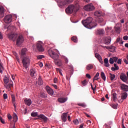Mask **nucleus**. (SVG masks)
Wrapping results in <instances>:
<instances>
[{
  "label": "nucleus",
  "instance_id": "obj_1",
  "mask_svg": "<svg viewBox=\"0 0 128 128\" xmlns=\"http://www.w3.org/2000/svg\"><path fill=\"white\" fill-rule=\"evenodd\" d=\"M8 38L14 42L16 40V44L18 46H20L24 41L22 35H18L16 34H10L8 36Z\"/></svg>",
  "mask_w": 128,
  "mask_h": 128
},
{
  "label": "nucleus",
  "instance_id": "obj_2",
  "mask_svg": "<svg viewBox=\"0 0 128 128\" xmlns=\"http://www.w3.org/2000/svg\"><path fill=\"white\" fill-rule=\"evenodd\" d=\"M93 18L92 17H88L86 20L82 21V24L84 26L89 29H92L96 26H94L92 22Z\"/></svg>",
  "mask_w": 128,
  "mask_h": 128
},
{
  "label": "nucleus",
  "instance_id": "obj_3",
  "mask_svg": "<svg viewBox=\"0 0 128 128\" xmlns=\"http://www.w3.org/2000/svg\"><path fill=\"white\" fill-rule=\"evenodd\" d=\"M22 63L23 67L27 69L30 64V59L28 56H24L22 58Z\"/></svg>",
  "mask_w": 128,
  "mask_h": 128
},
{
  "label": "nucleus",
  "instance_id": "obj_4",
  "mask_svg": "<svg viewBox=\"0 0 128 128\" xmlns=\"http://www.w3.org/2000/svg\"><path fill=\"white\" fill-rule=\"evenodd\" d=\"M66 12L67 14H72L76 12L74 5L71 4L66 9Z\"/></svg>",
  "mask_w": 128,
  "mask_h": 128
},
{
  "label": "nucleus",
  "instance_id": "obj_5",
  "mask_svg": "<svg viewBox=\"0 0 128 128\" xmlns=\"http://www.w3.org/2000/svg\"><path fill=\"white\" fill-rule=\"evenodd\" d=\"M48 53L50 56L54 60V62L58 59L59 55L53 50H49Z\"/></svg>",
  "mask_w": 128,
  "mask_h": 128
},
{
  "label": "nucleus",
  "instance_id": "obj_6",
  "mask_svg": "<svg viewBox=\"0 0 128 128\" xmlns=\"http://www.w3.org/2000/svg\"><path fill=\"white\" fill-rule=\"evenodd\" d=\"M84 10L87 12H92L94 10V6L92 4H88L84 6Z\"/></svg>",
  "mask_w": 128,
  "mask_h": 128
},
{
  "label": "nucleus",
  "instance_id": "obj_7",
  "mask_svg": "<svg viewBox=\"0 0 128 128\" xmlns=\"http://www.w3.org/2000/svg\"><path fill=\"white\" fill-rule=\"evenodd\" d=\"M12 20V16L11 14L6 16L4 18V22L6 24H10Z\"/></svg>",
  "mask_w": 128,
  "mask_h": 128
},
{
  "label": "nucleus",
  "instance_id": "obj_8",
  "mask_svg": "<svg viewBox=\"0 0 128 128\" xmlns=\"http://www.w3.org/2000/svg\"><path fill=\"white\" fill-rule=\"evenodd\" d=\"M36 48L40 52H43L44 51V48L42 46V42H38L36 44Z\"/></svg>",
  "mask_w": 128,
  "mask_h": 128
},
{
  "label": "nucleus",
  "instance_id": "obj_9",
  "mask_svg": "<svg viewBox=\"0 0 128 128\" xmlns=\"http://www.w3.org/2000/svg\"><path fill=\"white\" fill-rule=\"evenodd\" d=\"M38 118L37 119L42 120L44 122H46L48 118L44 114H40L38 116Z\"/></svg>",
  "mask_w": 128,
  "mask_h": 128
},
{
  "label": "nucleus",
  "instance_id": "obj_10",
  "mask_svg": "<svg viewBox=\"0 0 128 128\" xmlns=\"http://www.w3.org/2000/svg\"><path fill=\"white\" fill-rule=\"evenodd\" d=\"M120 78L122 81H123L124 82H126L128 80V78L127 76H126V75L124 74H120Z\"/></svg>",
  "mask_w": 128,
  "mask_h": 128
},
{
  "label": "nucleus",
  "instance_id": "obj_11",
  "mask_svg": "<svg viewBox=\"0 0 128 128\" xmlns=\"http://www.w3.org/2000/svg\"><path fill=\"white\" fill-rule=\"evenodd\" d=\"M105 34V31L104 29H98L96 30V35H103Z\"/></svg>",
  "mask_w": 128,
  "mask_h": 128
},
{
  "label": "nucleus",
  "instance_id": "obj_12",
  "mask_svg": "<svg viewBox=\"0 0 128 128\" xmlns=\"http://www.w3.org/2000/svg\"><path fill=\"white\" fill-rule=\"evenodd\" d=\"M46 90L50 95L52 96L54 94V90L51 88H50L48 86H46Z\"/></svg>",
  "mask_w": 128,
  "mask_h": 128
},
{
  "label": "nucleus",
  "instance_id": "obj_13",
  "mask_svg": "<svg viewBox=\"0 0 128 128\" xmlns=\"http://www.w3.org/2000/svg\"><path fill=\"white\" fill-rule=\"evenodd\" d=\"M4 16V8L2 6H0V18H2Z\"/></svg>",
  "mask_w": 128,
  "mask_h": 128
},
{
  "label": "nucleus",
  "instance_id": "obj_14",
  "mask_svg": "<svg viewBox=\"0 0 128 128\" xmlns=\"http://www.w3.org/2000/svg\"><path fill=\"white\" fill-rule=\"evenodd\" d=\"M120 87L122 90L128 92V86L124 84H120Z\"/></svg>",
  "mask_w": 128,
  "mask_h": 128
},
{
  "label": "nucleus",
  "instance_id": "obj_15",
  "mask_svg": "<svg viewBox=\"0 0 128 128\" xmlns=\"http://www.w3.org/2000/svg\"><path fill=\"white\" fill-rule=\"evenodd\" d=\"M100 46L103 48H106V49L107 50H114L116 49V47L113 46H104L102 45H100Z\"/></svg>",
  "mask_w": 128,
  "mask_h": 128
},
{
  "label": "nucleus",
  "instance_id": "obj_16",
  "mask_svg": "<svg viewBox=\"0 0 128 128\" xmlns=\"http://www.w3.org/2000/svg\"><path fill=\"white\" fill-rule=\"evenodd\" d=\"M104 66L106 68H109L110 65L109 64L108 59V58H104Z\"/></svg>",
  "mask_w": 128,
  "mask_h": 128
},
{
  "label": "nucleus",
  "instance_id": "obj_17",
  "mask_svg": "<svg viewBox=\"0 0 128 128\" xmlns=\"http://www.w3.org/2000/svg\"><path fill=\"white\" fill-rule=\"evenodd\" d=\"M4 86L7 90H11L12 87L14 86V84L12 83L6 84H4Z\"/></svg>",
  "mask_w": 128,
  "mask_h": 128
},
{
  "label": "nucleus",
  "instance_id": "obj_18",
  "mask_svg": "<svg viewBox=\"0 0 128 128\" xmlns=\"http://www.w3.org/2000/svg\"><path fill=\"white\" fill-rule=\"evenodd\" d=\"M28 50L26 48H24L21 50V57L22 58L25 57L24 56H26V51Z\"/></svg>",
  "mask_w": 128,
  "mask_h": 128
},
{
  "label": "nucleus",
  "instance_id": "obj_19",
  "mask_svg": "<svg viewBox=\"0 0 128 128\" xmlns=\"http://www.w3.org/2000/svg\"><path fill=\"white\" fill-rule=\"evenodd\" d=\"M68 114V112L64 113L62 114V120L64 122H66V118H67Z\"/></svg>",
  "mask_w": 128,
  "mask_h": 128
},
{
  "label": "nucleus",
  "instance_id": "obj_20",
  "mask_svg": "<svg viewBox=\"0 0 128 128\" xmlns=\"http://www.w3.org/2000/svg\"><path fill=\"white\" fill-rule=\"evenodd\" d=\"M11 97H12V102L14 104V108H16L15 96H14V94H12Z\"/></svg>",
  "mask_w": 128,
  "mask_h": 128
},
{
  "label": "nucleus",
  "instance_id": "obj_21",
  "mask_svg": "<svg viewBox=\"0 0 128 128\" xmlns=\"http://www.w3.org/2000/svg\"><path fill=\"white\" fill-rule=\"evenodd\" d=\"M24 101L25 104L28 106H30V104H32V100H30V99L26 98L24 100Z\"/></svg>",
  "mask_w": 128,
  "mask_h": 128
},
{
  "label": "nucleus",
  "instance_id": "obj_22",
  "mask_svg": "<svg viewBox=\"0 0 128 128\" xmlns=\"http://www.w3.org/2000/svg\"><path fill=\"white\" fill-rule=\"evenodd\" d=\"M95 58H96L99 60L100 62H102V58L99 54H95Z\"/></svg>",
  "mask_w": 128,
  "mask_h": 128
},
{
  "label": "nucleus",
  "instance_id": "obj_23",
  "mask_svg": "<svg viewBox=\"0 0 128 128\" xmlns=\"http://www.w3.org/2000/svg\"><path fill=\"white\" fill-rule=\"evenodd\" d=\"M30 75L32 76H35L36 74V73L35 69H30Z\"/></svg>",
  "mask_w": 128,
  "mask_h": 128
},
{
  "label": "nucleus",
  "instance_id": "obj_24",
  "mask_svg": "<svg viewBox=\"0 0 128 128\" xmlns=\"http://www.w3.org/2000/svg\"><path fill=\"white\" fill-rule=\"evenodd\" d=\"M56 64L59 66H62V62L61 60H58V58L57 60H56L54 61Z\"/></svg>",
  "mask_w": 128,
  "mask_h": 128
},
{
  "label": "nucleus",
  "instance_id": "obj_25",
  "mask_svg": "<svg viewBox=\"0 0 128 128\" xmlns=\"http://www.w3.org/2000/svg\"><path fill=\"white\" fill-rule=\"evenodd\" d=\"M111 42V38L108 37V38H106L105 39V42H104V44H109Z\"/></svg>",
  "mask_w": 128,
  "mask_h": 128
},
{
  "label": "nucleus",
  "instance_id": "obj_26",
  "mask_svg": "<svg viewBox=\"0 0 128 128\" xmlns=\"http://www.w3.org/2000/svg\"><path fill=\"white\" fill-rule=\"evenodd\" d=\"M94 68L93 64H88L86 66V70H90Z\"/></svg>",
  "mask_w": 128,
  "mask_h": 128
},
{
  "label": "nucleus",
  "instance_id": "obj_27",
  "mask_svg": "<svg viewBox=\"0 0 128 128\" xmlns=\"http://www.w3.org/2000/svg\"><path fill=\"white\" fill-rule=\"evenodd\" d=\"M128 96V93L124 92L123 93V94H122V100H125V99H126V98H127Z\"/></svg>",
  "mask_w": 128,
  "mask_h": 128
},
{
  "label": "nucleus",
  "instance_id": "obj_28",
  "mask_svg": "<svg viewBox=\"0 0 128 128\" xmlns=\"http://www.w3.org/2000/svg\"><path fill=\"white\" fill-rule=\"evenodd\" d=\"M58 100L60 103H64L67 100V98H59L58 99Z\"/></svg>",
  "mask_w": 128,
  "mask_h": 128
},
{
  "label": "nucleus",
  "instance_id": "obj_29",
  "mask_svg": "<svg viewBox=\"0 0 128 128\" xmlns=\"http://www.w3.org/2000/svg\"><path fill=\"white\" fill-rule=\"evenodd\" d=\"M102 12L101 11H96L95 13H94V15L97 17H100L102 16Z\"/></svg>",
  "mask_w": 128,
  "mask_h": 128
},
{
  "label": "nucleus",
  "instance_id": "obj_30",
  "mask_svg": "<svg viewBox=\"0 0 128 128\" xmlns=\"http://www.w3.org/2000/svg\"><path fill=\"white\" fill-rule=\"evenodd\" d=\"M60 2V4H62V6H65L66 4H69L67 0H61Z\"/></svg>",
  "mask_w": 128,
  "mask_h": 128
},
{
  "label": "nucleus",
  "instance_id": "obj_31",
  "mask_svg": "<svg viewBox=\"0 0 128 128\" xmlns=\"http://www.w3.org/2000/svg\"><path fill=\"white\" fill-rule=\"evenodd\" d=\"M100 76L104 80L106 81V75L104 73V72H101L100 73Z\"/></svg>",
  "mask_w": 128,
  "mask_h": 128
},
{
  "label": "nucleus",
  "instance_id": "obj_32",
  "mask_svg": "<svg viewBox=\"0 0 128 128\" xmlns=\"http://www.w3.org/2000/svg\"><path fill=\"white\" fill-rule=\"evenodd\" d=\"M4 84H8L9 82V78H8L7 77H4Z\"/></svg>",
  "mask_w": 128,
  "mask_h": 128
},
{
  "label": "nucleus",
  "instance_id": "obj_33",
  "mask_svg": "<svg viewBox=\"0 0 128 128\" xmlns=\"http://www.w3.org/2000/svg\"><path fill=\"white\" fill-rule=\"evenodd\" d=\"M96 21L98 23H102L104 22V18H98L96 19Z\"/></svg>",
  "mask_w": 128,
  "mask_h": 128
},
{
  "label": "nucleus",
  "instance_id": "obj_34",
  "mask_svg": "<svg viewBox=\"0 0 128 128\" xmlns=\"http://www.w3.org/2000/svg\"><path fill=\"white\" fill-rule=\"evenodd\" d=\"M110 78L111 80H113L116 78V76L112 74V73H110Z\"/></svg>",
  "mask_w": 128,
  "mask_h": 128
},
{
  "label": "nucleus",
  "instance_id": "obj_35",
  "mask_svg": "<svg viewBox=\"0 0 128 128\" xmlns=\"http://www.w3.org/2000/svg\"><path fill=\"white\" fill-rule=\"evenodd\" d=\"M112 100L114 102H116V100H117V96H116V94L114 93L112 94Z\"/></svg>",
  "mask_w": 128,
  "mask_h": 128
},
{
  "label": "nucleus",
  "instance_id": "obj_36",
  "mask_svg": "<svg viewBox=\"0 0 128 128\" xmlns=\"http://www.w3.org/2000/svg\"><path fill=\"white\" fill-rule=\"evenodd\" d=\"M72 41H73L75 43L78 42V38H77L76 36H72Z\"/></svg>",
  "mask_w": 128,
  "mask_h": 128
},
{
  "label": "nucleus",
  "instance_id": "obj_37",
  "mask_svg": "<svg viewBox=\"0 0 128 128\" xmlns=\"http://www.w3.org/2000/svg\"><path fill=\"white\" fill-rule=\"evenodd\" d=\"M13 118H14V122H18V116L16 114H14Z\"/></svg>",
  "mask_w": 128,
  "mask_h": 128
},
{
  "label": "nucleus",
  "instance_id": "obj_38",
  "mask_svg": "<svg viewBox=\"0 0 128 128\" xmlns=\"http://www.w3.org/2000/svg\"><path fill=\"white\" fill-rule=\"evenodd\" d=\"M109 62L110 64H112L114 63V58H110L109 60Z\"/></svg>",
  "mask_w": 128,
  "mask_h": 128
},
{
  "label": "nucleus",
  "instance_id": "obj_39",
  "mask_svg": "<svg viewBox=\"0 0 128 128\" xmlns=\"http://www.w3.org/2000/svg\"><path fill=\"white\" fill-rule=\"evenodd\" d=\"M44 58V55H38L37 56V58L38 60H41Z\"/></svg>",
  "mask_w": 128,
  "mask_h": 128
},
{
  "label": "nucleus",
  "instance_id": "obj_40",
  "mask_svg": "<svg viewBox=\"0 0 128 128\" xmlns=\"http://www.w3.org/2000/svg\"><path fill=\"white\" fill-rule=\"evenodd\" d=\"M118 106V104H113L112 105V107L114 109H116Z\"/></svg>",
  "mask_w": 128,
  "mask_h": 128
},
{
  "label": "nucleus",
  "instance_id": "obj_41",
  "mask_svg": "<svg viewBox=\"0 0 128 128\" xmlns=\"http://www.w3.org/2000/svg\"><path fill=\"white\" fill-rule=\"evenodd\" d=\"M119 70V67H116V68H114V67H112L111 70L112 71H115V70Z\"/></svg>",
  "mask_w": 128,
  "mask_h": 128
},
{
  "label": "nucleus",
  "instance_id": "obj_42",
  "mask_svg": "<svg viewBox=\"0 0 128 128\" xmlns=\"http://www.w3.org/2000/svg\"><path fill=\"white\" fill-rule=\"evenodd\" d=\"M78 106H81L83 108H86V105L84 103H82V104H78Z\"/></svg>",
  "mask_w": 128,
  "mask_h": 128
},
{
  "label": "nucleus",
  "instance_id": "obj_43",
  "mask_svg": "<svg viewBox=\"0 0 128 128\" xmlns=\"http://www.w3.org/2000/svg\"><path fill=\"white\" fill-rule=\"evenodd\" d=\"M31 116L33 117L38 116V112H32Z\"/></svg>",
  "mask_w": 128,
  "mask_h": 128
},
{
  "label": "nucleus",
  "instance_id": "obj_44",
  "mask_svg": "<svg viewBox=\"0 0 128 128\" xmlns=\"http://www.w3.org/2000/svg\"><path fill=\"white\" fill-rule=\"evenodd\" d=\"M4 70V67L2 65H0V73L2 74Z\"/></svg>",
  "mask_w": 128,
  "mask_h": 128
},
{
  "label": "nucleus",
  "instance_id": "obj_45",
  "mask_svg": "<svg viewBox=\"0 0 128 128\" xmlns=\"http://www.w3.org/2000/svg\"><path fill=\"white\" fill-rule=\"evenodd\" d=\"M38 84L39 85H42V80L40 78L38 79Z\"/></svg>",
  "mask_w": 128,
  "mask_h": 128
},
{
  "label": "nucleus",
  "instance_id": "obj_46",
  "mask_svg": "<svg viewBox=\"0 0 128 128\" xmlns=\"http://www.w3.org/2000/svg\"><path fill=\"white\" fill-rule=\"evenodd\" d=\"M113 60L114 62H116L118 60V58L116 56L113 57Z\"/></svg>",
  "mask_w": 128,
  "mask_h": 128
},
{
  "label": "nucleus",
  "instance_id": "obj_47",
  "mask_svg": "<svg viewBox=\"0 0 128 128\" xmlns=\"http://www.w3.org/2000/svg\"><path fill=\"white\" fill-rule=\"evenodd\" d=\"M82 84L84 86H86L87 84V82L86 80H83V82H82Z\"/></svg>",
  "mask_w": 128,
  "mask_h": 128
},
{
  "label": "nucleus",
  "instance_id": "obj_48",
  "mask_svg": "<svg viewBox=\"0 0 128 128\" xmlns=\"http://www.w3.org/2000/svg\"><path fill=\"white\" fill-rule=\"evenodd\" d=\"M64 58L66 62V64H68V58L66 56H64Z\"/></svg>",
  "mask_w": 128,
  "mask_h": 128
},
{
  "label": "nucleus",
  "instance_id": "obj_49",
  "mask_svg": "<svg viewBox=\"0 0 128 128\" xmlns=\"http://www.w3.org/2000/svg\"><path fill=\"white\" fill-rule=\"evenodd\" d=\"M74 122L75 124H78L79 123L78 120L77 119L74 120Z\"/></svg>",
  "mask_w": 128,
  "mask_h": 128
},
{
  "label": "nucleus",
  "instance_id": "obj_50",
  "mask_svg": "<svg viewBox=\"0 0 128 128\" xmlns=\"http://www.w3.org/2000/svg\"><path fill=\"white\" fill-rule=\"evenodd\" d=\"M3 97H4V99H7L8 98V96L7 94H4V95H3Z\"/></svg>",
  "mask_w": 128,
  "mask_h": 128
},
{
  "label": "nucleus",
  "instance_id": "obj_51",
  "mask_svg": "<svg viewBox=\"0 0 128 128\" xmlns=\"http://www.w3.org/2000/svg\"><path fill=\"white\" fill-rule=\"evenodd\" d=\"M0 122L3 124H5V121L4 119L2 118V117H0Z\"/></svg>",
  "mask_w": 128,
  "mask_h": 128
},
{
  "label": "nucleus",
  "instance_id": "obj_52",
  "mask_svg": "<svg viewBox=\"0 0 128 128\" xmlns=\"http://www.w3.org/2000/svg\"><path fill=\"white\" fill-rule=\"evenodd\" d=\"M112 28L107 27L106 28V30L107 31V32H108L110 30H112Z\"/></svg>",
  "mask_w": 128,
  "mask_h": 128
},
{
  "label": "nucleus",
  "instance_id": "obj_53",
  "mask_svg": "<svg viewBox=\"0 0 128 128\" xmlns=\"http://www.w3.org/2000/svg\"><path fill=\"white\" fill-rule=\"evenodd\" d=\"M124 40H128V36H125L123 38Z\"/></svg>",
  "mask_w": 128,
  "mask_h": 128
},
{
  "label": "nucleus",
  "instance_id": "obj_54",
  "mask_svg": "<svg viewBox=\"0 0 128 128\" xmlns=\"http://www.w3.org/2000/svg\"><path fill=\"white\" fill-rule=\"evenodd\" d=\"M117 63L118 64H122V59H120V58L118 59Z\"/></svg>",
  "mask_w": 128,
  "mask_h": 128
},
{
  "label": "nucleus",
  "instance_id": "obj_55",
  "mask_svg": "<svg viewBox=\"0 0 128 128\" xmlns=\"http://www.w3.org/2000/svg\"><path fill=\"white\" fill-rule=\"evenodd\" d=\"M120 30V27H116L115 28V31L116 32H119Z\"/></svg>",
  "mask_w": 128,
  "mask_h": 128
},
{
  "label": "nucleus",
  "instance_id": "obj_56",
  "mask_svg": "<svg viewBox=\"0 0 128 128\" xmlns=\"http://www.w3.org/2000/svg\"><path fill=\"white\" fill-rule=\"evenodd\" d=\"M100 76V73H98V72H97V73H96V75H95V78H98Z\"/></svg>",
  "mask_w": 128,
  "mask_h": 128
},
{
  "label": "nucleus",
  "instance_id": "obj_57",
  "mask_svg": "<svg viewBox=\"0 0 128 128\" xmlns=\"http://www.w3.org/2000/svg\"><path fill=\"white\" fill-rule=\"evenodd\" d=\"M8 120H11L12 118V116L10 114H8Z\"/></svg>",
  "mask_w": 128,
  "mask_h": 128
},
{
  "label": "nucleus",
  "instance_id": "obj_58",
  "mask_svg": "<svg viewBox=\"0 0 128 128\" xmlns=\"http://www.w3.org/2000/svg\"><path fill=\"white\" fill-rule=\"evenodd\" d=\"M122 128H126L124 124V120H122Z\"/></svg>",
  "mask_w": 128,
  "mask_h": 128
},
{
  "label": "nucleus",
  "instance_id": "obj_59",
  "mask_svg": "<svg viewBox=\"0 0 128 128\" xmlns=\"http://www.w3.org/2000/svg\"><path fill=\"white\" fill-rule=\"evenodd\" d=\"M96 86H95V88H94L93 86H92V84H91V88H92V90H93V91L94 92V90H95L96 88Z\"/></svg>",
  "mask_w": 128,
  "mask_h": 128
},
{
  "label": "nucleus",
  "instance_id": "obj_60",
  "mask_svg": "<svg viewBox=\"0 0 128 128\" xmlns=\"http://www.w3.org/2000/svg\"><path fill=\"white\" fill-rule=\"evenodd\" d=\"M86 77L89 79L91 78V76L89 74H86Z\"/></svg>",
  "mask_w": 128,
  "mask_h": 128
},
{
  "label": "nucleus",
  "instance_id": "obj_61",
  "mask_svg": "<svg viewBox=\"0 0 128 128\" xmlns=\"http://www.w3.org/2000/svg\"><path fill=\"white\" fill-rule=\"evenodd\" d=\"M124 62L126 63V64H128V61L126 59V58L124 59Z\"/></svg>",
  "mask_w": 128,
  "mask_h": 128
},
{
  "label": "nucleus",
  "instance_id": "obj_62",
  "mask_svg": "<svg viewBox=\"0 0 128 128\" xmlns=\"http://www.w3.org/2000/svg\"><path fill=\"white\" fill-rule=\"evenodd\" d=\"M56 89H58V86L56 84L52 85Z\"/></svg>",
  "mask_w": 128,
  "mask_h": 128
},
{
  "label": "nucleus",
  "instance_id": "obj_63",
  "mask_svg": "<svg viewBox=\"0 0 128 128\" xmlns=\"http://www.w3.org/2000/svg\"><path fill=\"white\" fill-rule=\"evenodd\" d=\"M39 66H40V68H42V67L43 66V64H42V63H40Z\"/></svg>",
  "mask_w": 128,
  "mask_h": 128
},
{
  "label": "nucleus",
  "instance_id": "obj_64",
  "mask_svg": "<svg viewBox=\"0 0 128 128\" xmlns=\"http://www.w3.org/2000/svg\"><path fill=\"white\" fill-rule=\"evenodd\" d=\"M83 127H84V124H82L80 125L79 128H83Z\"/></svg>",
  "mask_w": 128,
  "mask_h": 128
}]
</instances>
